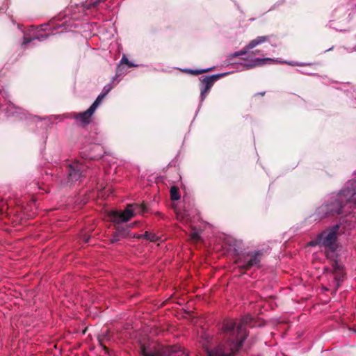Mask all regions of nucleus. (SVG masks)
I'll return each instance as SVG.
<instances>
[{
    "label": "nucleus",
    "instance_id": "nucleus-1",
    "mask_svg": "<svg viewBox=\"0 0 356 356\" xmlns=\"http://www.w3.org/2000/svg\"><path fill=\"white\" fill-rule=\"evenodd\" d=\"M222 330L226 334L228 343L227 346L230 353H225L226 347H218L213 350L208 352V356H231L239 348L246 334V329L243 322H237L234 320H227L223 323Z\"/></svg>",
    "mask_w": 356,
    "mask_h": 356
},
{
    "label": "nucleus",
    "instance_id": "nucleus-2",
    "mask_svg": "<svg viewBox=\"0 0 356 356\" xmlns=\"http://www.w3.org/2000/svg\"><path fill=\"white\" fill-rule=\"evenodd\" d=\"M337 206L332 209V211L340 213L343 202L356 203V181H349L346 188L337 195L335 200Z\"/></svg>",
    "mask_w": 356,
    "mask_h": 356
},
{
    "label": "nucleus",
    "instance_id": "nucleus-3",
    "mask_svg": "<svg viewBox=\"0 0 356 356\" xmlns=\"http://www.w3.org/2000/svg\"><path fill=\"white\" fill-rule=\"evenodd\" d=\"M145 211V207L143 204H130L122 212L118 211H111L109 216L112 220L120 223L122 222H127L135 215L143 213Z\"/></svg>",
    "mask_w": 356,
    "mask_h": 356
},
{
    "label": "nucleus",
    "instance_id": "nucleus-4",
    "mask_svg": "<svg viewBox=\"0 0 356 356\" xmlns=\"http://www.w3.org/2000/svg\"><path fill=\"white\" fill-rule=\"evenodd\" d=\"M261 253L253 252L240 256L236 261L238 268L247 270L253 266H259L261 261Z\"/></svg>",
    "mask_w": 356,
    "mask_h": 356
},
{
    "label": "nucleus",
    "instance_id": "nucleus-5",
    "mask_svg": "<svg viewBox=\"0 0 356 356\" xmlns=\"http://www.w3.org/2000/svg\"><path fill=\"white\" fill-rule=\"evenodd\" d=\"M339 225H335L321 234L318 238V243L325 248L334 250L337 247V238L338 235Z\"/></svg>",
    "mask_w": 356,
    "mask_h": 356
},
{
    "label": "nucleus",
    "instance_id": "nucleus-6",
    "mask_svg": "<svg viewBox=\"0 0 356 356\" xmlns=\"http://www.w3.org/2000/svg\"><path fill=\"white\" fill-rule=\"evenodd\" d=\"M218 76H206L202 79L201 96L203 100L206 95L213 85L214 82L218 79Z\"/></svg>",
    "mask_w": 356,
    "mask_h": 356
},
{
    "label": "nucleus",
    "instance_id": "nucleus-7",
    "mask_svg": "<svg viewBox=\"0 0 356 356\" xmlns=\"http://www.w3.org/2000/svg\"><path fill=\"white\" fill-rule=\"evenodd\" d=\"M94 113L95 112L91 111L89 108L87 111L83 113L75 114L74 118L80 125L85 126L90 123V118Z\"/></svg>",
    "mask_w": 356,
    "mask_h": 356
},
{
    "label": "nucleus",
    "instance_id": "nucleus-8",
    "mask_svg": "<svg viewBox=\"0 0 356 356\" xmlns=\"http://www.w3.org/2000/svg\"><path fill=\"white\" fill-rule=\"evenodd\" d=\"M277 63H278L277 60L270 58H254L250 60H248V62L245 63V66L247 67V68H252L257 66H261L266 64Z\"/></svg>",
    "mask_w": 356,
    "mask_h": 356
},
{
    "label": "nucleus",
    "instance_id": "nucleus-9",
    "mask_svg": "<svg viewBox=\"0 0 356 356\" xmlns=\"http://www.w3.org/2000/svg\"><path fill=\"white\" fill-rule=\"evenodd\" d=\"M271 37V35H263L257 37L256 38L250 41L249 43L245 47V51L252 49L264 42H269Z\"/></svg>",
    "mask_w": 356,
    "mask_h": 356
},
{
    "label": "nucleus",
    "instance_id": "nucleus-10",
    "mask_svg": "<svg viewBox=\"0 0 356 356\" xmlns=\"http://www.w3.org/2000/svg\"><path fill=\"white\" fill-rule=\"evenodd\" d=\"M334 269V277L337 282V286H339V282L341 280L344 275L343 268L337 262H334L332 264Z\"/></svg>",
    "mask_w": 356,
    "mask_h": 356
},
{
    "label": "nucleus",
    "instance_id": "nucleus-11",
    "mask_svg": "<svg viewBox=\"0 0 356 356\" xmlns=\"http://www.w3.org/2000/svg\"><path fill=\"white\" fill-rule=\"evenodd\" d=\"M175 213L177 219L183 222H188V214L185 211H181L178 209H175Z\"/></svg>",
    "mask_w": 356,
    "mask_h": 356
},
{
    "label": "nucleus",
    "instance_id": "nucleus-12",
    "mask_svg": "<svg viewBox=\"0 0 356 356\" xmlns=\"http://www.w3.org/2000/svg\"><path fill=\"white\" fill-rule=\"evenodd\" d=\"M104 94H100L95 101L93 102V104L90 106V108L91 111H93V112L95 111L97 108L99 106V104L102 103V100L104 98Z\"/></svg>",
    "mask_w": 356,
    "mask_h": 356
},
{
    "label": "nucleus",
    "instance_id": "nucleus-13",
    "mask_svg": "<svg viewBox=\"0 0 356 356\" xmlns=\"http://www.w3.org/2000/svg\"><path fill=\"white\" fill-rule=\"evenodd\" d=\"M170 198L172 200H178L180 198V195L179 193V188L173 186L170 188Z\"/></svg>",
    "mask_w": 356,
    "mask_h": 356
},
{
    "label": "nucleus",
    "instance_id": "nucleus-14",
    "mask_svg": "<svg viewBox=\"0 0 356 356\" xmlns=\"http://www.w3.org/2000/svg\"><path fill=\"white\" fill-rule=\"evenodd\" d=\"M190 236H191V239L194 242H197V241H200V236L199 232L196 230H194L193 229H192V232H191Z\"/></svg>",
    "mask_w": 356,
    "mask_h": 356
},
{
    "label": "nucleus",
    "instance_id": "nucleus-15",
    "mask_svg": "<svg viewBox=\"0 0 356 356\" xmlns=\"http://www.w3.org/2000/svg\"><path fill=\"white\" fill-rule=\"evenodd\" d=\"M144 236L151 241H156L158 239V237L156 235L153 234H149L147 232L145 234Z\"/></svg>",
    "mask_w": 356,
    "mask_h": 356
},
{
    "label": "nucleus",
    "instance_id": "nucleus-16",
    "mask_svg": "<svg viewBox=\"0 0 356 356\" xmlns=\"http://www.w3.org/2000/svg\"><path fill=\"white\" fill-rule=\"evenodd\" d=\"M121 63L125 64V65H128L129 67H134V66H136L135 65H134L131 62H129V59L125 56H124L122 58Z\"/></svg>",
    "mask_w": 356,
    "mask_h": 356
},
{
    "label": "nucleus",
    "instance_id": "nucleus-17",
    "mask_svg": "<svg viewBox=\"0 0 356 356\" xmlns=\"http://www.w3.org/2000/svg\"><path fill=\"white\" fill-rule=\"evenodd\" d=\"M76 168H78V167H76ZM80 170V169H75V167L73 168V170L70 172L69 175L70 177L73 179L76 178L79 175L78 172Z\"/></svg>",
    "mask_w": 356,
    "mask_h": 356
},
{
    "label": "nucleus",
    "instance_id": "nucleus-18",
    "mask_svg": "<svg viewBox=\"0 0 356 356\" xmlns=\"http://www.w3.org/2000/svg\"><path fill=\"white\" fill-rule=\"evenodd\" d=\"M112 86L111 85L106 86L101 94H104V97L109 92V91L111 90Z\"/></svg>",
    "mask_w": 356,
    "mask_h": 356
},
{
    "label": "nucleus",
    "instance_id": "nucleus-19",
    "mask_svg": "<svg viewBox=\"0 0 356 356\" xmlns=\"http://www.w3.org/2000/svg\"><path fill=\"white\" fill-rule=\"evenodd\" d=\"M143 353L144 356H156V355H155L154 354H147V353H146L144 348H143Z\"/></svg>",
    "mask_w": 356,
    "mask_h": 356
},
{
    "label": "nucleus",
    "instance_id": "nucleus-20",
    "mask_svg": "<svg viewBox=\"0 0 356 356\" xmlns=\"http://www.w3.org/2000/svg\"><path fill=\"white\" fill-rule=\"evenodd\" d=\"M245 54V51H241L239 52L236 53L234 55L238 56L243 55Z\"/></svg>",
    "mask_w": 356,
    "mask_h": 356
},
{
    "label": "nucleus",
    "instance_id": "nucleus-21",
    "mask_svg": "<svg viewBox=\"0 0 356 356\" xmlns=\"http://www.w3.org/2000/svg\"><path fill=\"white\" fill-rule=\"evenodd\" d=\"M46 38V35H41V38H37L39 40H41L42 38Z\"/></svg>",
    "mask_w": 356,
    "mask_h": 356
},
{
    "label": "nucleus",
    "instance_id": "nucleus-22",
    "mask_svg": "<svg viewBox=\"0 0 356 356\" xmlns=\"http://www.w3.org/2000/svg\"><path fill=\"white\" fill-rule=\"evenodd\" d=\"M29 42H30V40H24V44H26V43H28Z\"/></svg>",
    "mask_w": 356,
    "mask_h": 356
},
{
    "label": "nucleus",
    "instance_id": "nucleus-23",
    "mask_svg": "<svg viewBox=\"0 0 356 356\" xmlns=\"http://www.w3.org/2000/svg\"><path fill=\"white\" fill-rule=\"evenodd\" d=\"M117 241V239H115V240H114V239H113V240H112V242L113 243V242H114V241Z\"/></svg>",
    "mask_w": 356,
    "mask_h": 356
},
{
    "label": "nucleus",
    "instance_id": "nucleus-24",
    "mask_svg": "<svg viewBox=\"0 0 356 356\" xmlns=\"http://www.w3.org/2000/svg\"><path fill=\"white\" fill-rule=\"evenodd\" d=\"M120 235H122V236H124V235L123 233H120Z\"/></svg>",
    "mask_w": 356,
    "mask_h": 356
}]
</instances>
